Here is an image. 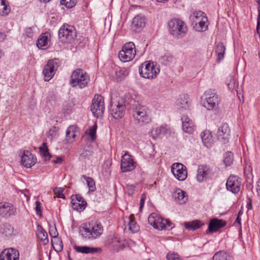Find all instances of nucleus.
<instances>
[{
    "instance_id": "30",
    "label": "nucleus",
    "mask_w": 260,
    "mask_h": 260,
    "mask_svg": "<svg viewBox=\"0 0 260 260\" xmlns=\"http://www.w3.org/2000/svg\"><path fill=\"white\" fill-rule=\"evenodd\" d=\"M37 228L38 232L37 233V235L38 238L44 245L47 244L49 242L47 233L41 225H39Z\"/></svg>"
},
{
    "instance_id": "38",
    "label": "nucleus",
    "mask_w": 260,
    "mask_h": 260,
    "mask_svg": "<svg viewBox=\"0 0 260 260\" xmlns=\"http://www.w3.org/2000/svg\"><path fill=\"white\" fill-rule=\"evenodd\" d=\"M202 224L199 220H194L191 222L184 223L185 227L188 230H195L199 229Z\"/></svg>"
},
{
    "instance_id": "7",
    "label": "nucleus",
    "mask_w": 260,
    "mask_h": 260,
    "mask_svg": "<svg viewBox=\"0 0 260 260\" xmlns=\"http://www.w3.org/2000/svg\"><path fill=\"white\" fill-rule=\"evenodd\" d=\"M136 50L135 44L132 42L126 43L122 47L118 54L119 59L123 62L132 60L135 56Z\"/></svg>"
},
{
    "instance_id": "46",
    "label": "nucleus",
    "mask_w": 260,
    "mask_h": 260,
    "mask_svg": "<svg viewBox=\"0 0 260 260\" xmlns=\"http://www.w3.org/2000/svg\"><path fill=\"white\" fill-rule=\"evenodd\" d=\"M77 0H60V4L68 8L74 7L77 4Z\"/></svg>"
},
{
    "instance_id": "54",
    "label": "nucleus",
    "mask_w": 260,
    "mask_h": 260,
    "mask_svg": "<svg viewBox=\"0 0 260 260\" xmlns=\"http://www.w3.org/2000/svg\"><path fill=\"white\" fill-rule=\"evenodd\" d=\"M228 87L230 90H233L235 87V80L233 77H230L229 82L228 83Z\"/></svg>"
},
{
    "instance_id": "24",
    "label": "nucleus",
    "mask_w": 260,
    "mask_h": 260,
    "mask_svg": "<svg viewBox=\"0 0 260 260\" xmlns=\"http://www.w3.org/2000/svg\"><path fill=\"white\" fill-rule=\"evenodd\" d=\"M173 197L175 201L179 204H185L188 200L186 192L179 188L173 192Z\"/></svg>"
},
{
    "instance_id": "2",
    "label": "nucleus",
    "mask_w": 260,
    "mask_h": 260,
    "mask_svg": "<svg viewBox=\"0 0 260 260\" xmlns=\"http://www.w3.org/2000/svg\"><path fill=\"white\" fill-rule=\"evenodd\" d=\"M133 116L137 124H145L150 122L151 119L148 110L138 102L132 105Z\"/></svg>"
},
{
    "instance_id": "60",
    "label": "nucleus",
    "mask_w": 260,
    "mask_h": 260,
    "mask_svg": "<svg viewBox=\"0 0 260 260\" xmlns=\"http://www.w3.org/2000/svg\"><path fill=\"white\" fill-rule=\"evenodd\" d=\"M62 160L63 159L61 157H57L56 159L53 161L54 164H61Z\"/></svg>"
},
{
    "instance_id": "45",
    "label": "nucleus",
    "mask_w": 260,
    "mask_h": 260,
    "mask_svg": "<svg viewBox=\"0 0 260 260\" xmlns=\"http://www.w3.org/2000/svg\"><path fill=\"white\" fill-rule=\"evenodd\" d=\"M97 129V125L94 123L91 127H90L88 132L86 131V134H88L91 138V141H93L96 139V132Z\"/></svg>"
},
{
    "instance_id": "41",
    "label": "nucleus",
    "mask_w": 260,
    "mask_h": 260,
    "mask_svg": "<svg viewBox=\"0 0 260 260\" xmlns=\"http://www.w3.org/2000/svg\"><path fill=\"white\" fill-rule=\"evenodd\" d=\"M128 220L127 226L128 230L133 233L137 232L139 230V226L137 224L136 222L131 217H129Z\"/></svg>"
},
{
    "instance_id": "39",
    "label": "nucleus",
    "mask_w": 260,
    "mask_h": 260,
    "mask_svg": "<svg viewBox=\"0 0 260 260\" xmlns=\"http://www.w3.org/2000/svg\"><path fill=\"white\" fill-rule=\"evenodd\" d=\"M82 177L86 181L88 187L89 188L88 192L89 193H90V192L95 191L96 190V187H95V181H94V180L92 178H91L90 177H87L85 175H83Z\"/></svg>"
},
{
    "instance_id": "20",
    "label": "nucleus",
    "mask_w": 260,
    "mask_h": 260,
    "mask_svg": "<svg viewBox=\"0 0 260 260\" xmlns=\"http://www.w3.org/2000/svg\"><path fill=\"white\" fill-rule=\"evenodd\" d=\"M16 209L13 205L8 202L0 203V215L4 217H9L15 215Z\"/></svg>"
},
{
    "instance_id": "49",
    "label": "nucleus",
    "mask_w": 260,
    "mask_h": 260,
    "mask_svg": "<svg viewBox=\"0 0 260 260\" xmlns=\"http://www.w3.org/2000/svg\"><path fill=\"white\" fill-rule=\"evenodd\" d=\"M49 234L50 236L53 239L57 238L58 233L55 225L50 227Z\"/></svg>"
},
{
    "instance_id": "9",
    "label": "nucleus",
    "mask_w": 260,
    "mask_h": 260,
    "mask_svg": "<svg viewBox=\"0 0 260 260\" xmlns=\"http://www.w3.org/2000/svg\"><path fill=\"white\" fill-rule=\"evenodd\" d=\"M205 96L203 106L208 110L217 109L220 101L218 95L213 90H209L205 92Z\"/></svg>"
},
{
    "instance_id": "13",
    "label": "nucleus",
    "mask_w": 260,
    "mask_h": 260,
    "mask_svg": "<svg viewBox=\"0 0 260 260\" xmlns=\"http://www.w3.org/2000/svg\"><path fill=\"white\" fill-rule=\"evenodd\" d=\"M136 167V163L133 160L132 156L128 152H125L122 155L121 160V169L122 172H127L133 171Z\"/></svg>"
},
{
    "instance_id": "18",
    "label": "nucleus",
    "mask_w": 260,
    "mask_h": 260,
    "mask_svg": "<svg viewBox=\"0 0 260 260\" xmlns=\"http://www.w3.org/2000/svg\"><path fill=\"white\" fill-rule=\"evenodd\" d=\"M107 243L113 247L114 250L117 252L123 249L127 244V242L125 240L114 236L109 238Z\"/></svg>"
},
{
    "instance_id": "59",
    "label": "nucleus",
    "mask_w": 260,
    "mask_h": 260,
    "mask_svg": "<svg viewBox=\"0 0 260 260\" xmlns=\"http://www.w3.org/2000/svg\"><path fill=\"white\" fill-rule=\"evenodd\" d=\"M181 120H182V123L192 121V120L189 119V118L187 115H183L181 117Z\"/></svg>"
},
{
    "instance_id": "1",
    "label": "nucleus",
    "mask_w": 260,
    "mask_h": 260,
    "mask_svg": "<svg viewBox=\"0 0 260 260\" xmlns=\"http://www.w3.org/2000/svg\"><path fill=\"white\" fill-rule=\"evenodd\" d=\"M90 78L87 73L80 69L74 70L71 76L70 85L72 87L83 88L87 86Z\"/></svg>"
},
{
    "instance_id": "14",
    "label": "nucleus",
    "mask_w": 260,
    "mask_h": 260,
    "mask_svg": "<svg viewBox=\"0 0 260 260\" xmlns=\"http://www.w3.org/2000/svg\"><path fill=\"white\" fill-rule=\"evenodd\" d=\"M126 107L123 103L111 102V114L115 119L121 118L124 114Z\"/></svg>"
},
{
    "instance_id": "28",
    "label": "nucleus",
    "mask_w": 260,
    "mask_h": 260,
    "mask_svg": "<svg viewBox=\"0 0 260 260\" xmlns=\"http://www.w3.org/2000/svg\"><path fill=\"white\" fill-rule=\"evenodd\" d=\"M146 21L145 17L139 14L135 16L132 21V27L135 28L137 30V29L144 27L145 26Z\"/></svg>"
},
{
    "instance_id": "31",
    "label": "nucleus",
    "mask_w": 260,
    "mask_h": 260,
    "mask_svg": "<svg viewBox=\"0 0 260 260\" xmlns=\"http://www.w3.org/2000/svg\"><path fill=\"white\" fill-rule=\"evenodd\" d=\"M78 133V131H76V127L74 126H70L66 131V139L69 143H72L75 140V137Z\"/></svg>"
},
{
    "instance_id": "4",
    "label": "nucleus",
    "mask_w": 260,
    "mask_h": 260,
    "mask_svg": "<svg viewBox=\"0 0 260 260\" xmlns=\"http://www.w3.org/2000/svg\"><path fill=\"white\" fill-rule=\"evenodd\" d=\"M103 227L100 223L94 222L85 224L80 229L81 236L86 239H93L101 236Z\"/></svg>"
},
{
    "instance_id": "50",
    "label": "nucleus",
    "mask_w": 260,
    "mask_h": 260,
    "mask_svg": "<svg viewBox=\"0 0 260 260\" xmlns=\"http://www.w3.org/2000/svg\"><path fill=\"white\" fill-rule=\"evenodd\" d=\"M63 191V188L60 187H56L54 189V191L55 192L56 196L59 198H64V196L62 193Z\"/></svg>"
},
{
    "instance_id": "47",
    "label": "nucleus",
    "mask_w": 260,
    "mask_h": 260,
    "mask_svg": "<svg viewBox=\"0 0 260 260\" xmlns=\"http://www.w3.org/2000/svg\"><path fill=\"white\" fill-rule=\"evenodd\" d=\"M57 128L56 127H53L50 128L47 133V137L52 140L57 137Z\"/></svg>"
},
{
    "instance_id": "57",
    "label": "nucleus",
    "mask_w": 260,
    "mask_h": 260,
    "mask_svg": "<svg viewBox=\"0 0 260 260\" xmlns=\"http://www.w3.org/2000/svg\"><path fill=\"white\" fill-rule=\"evenodd\" d=\"M48 150V148L46 143H43L42 146L40 147V151L42 153L45 151L47 152Z\"/></svg>"
},
{
    "instance_id": "52",
    "label": "nucleus",
    "mask_w": 260,
    "mask_h": 260,
    "mask_svg": "<svg viewBox=\"0 0 260 260\" xmlns=\"http://www.w3.org/2000/svg\"><path fill=\"white\" fill-rule=\"evenodd\" d=\"M135 188V186L133 184H127L126 185V189L127 190V193L129 196L134 193Z\"/></svg>"
},
{
    "instance_id": "42",
    "label": "nucleus",
    "mask_w": 260,
    "mask_h": 260,
    "mask_svg": "<svg viewBox=\"0 0 260 260\" xmlns=\"http://www.w3.org/2000/svg\"><path fill=\"white\" fill-rule=\"evenodd\" d=\"M230 256L223 250L217 252L213 256V260H229Z\"/></svg>"
},
{
    "instance_id": "63",
    "label": "nucleus",
    "mask_w": 260,
    "mask_h": 260,
    "mask_svg": "<svg viewBox=\"0 0 260 260\" xmlns=\"http://www.w3.org/2000/svg\"><path fill=\"white\" fill-rule=\"evenodd\" d=\"M257 191L258 192V194H260V179L257 182Z\"/></svg>"
},
{
    "instance_id": "11",
    "label": "nucleus",
    "mask_w": 260,
    "mask_h": 260,
    "mask_svg": "<svg viewBox=\"0 0 260 260\" xmlns=\"http://www.w3.org/2000/svg\"><path fill=\"white\" fill-rule=\"evenodd\" d=\"M91 111L94 117H102L105 111L104 98L101 95H95L92 100Z\"/></svg>"
},
{
    "instance_id": "33",
    "label": "nucleus",
    "mask_w": 260,
    "mask_h": 260,
    "mask_svg": "<svg viewBox=\"0 0 260 260\" xmlns=\"http://www.w3.org/2000/svg\"><path fill=\"white\" fill-rule=\"evenodd\" d=\"M203 18H207L205 16V14L201 11L194 12L190 16L189 19L192 22L193 25L196 24V21L200 22L203 20Z\"/></svg>"
},
{
    "instance_id": "40",
    "label": "nucleus",
    "mask_w": 260,
    "mask_h": 260,
    "mask_svg": "<svg viewBox=\"0 0 260 260\" xmlns=\"http://www.w3.org/2000/svg\"><path fill=\"white\" fill-rule=\"evenodd\" d=\"M52 246L57 252L61 251L63 249V243L61 240L59 238H56L51 240Z\"/></svg>"
},
{
    "instance_id": "34",
    "label": "nucleus",
    "mask_w": 260,
    "mask_h": 260,
    "mask_svg": "<svg viewBox=\"0 0 260 260\" xmlns=\"http://www.w3.org/2000/svg\"><path fill=\"white\" fill-rule=\"evenodd\" d=\"M207 22L208 18H203V20L200 22L196 21V24L193 25V27L198 31H204L208 28V25L206 24Z\"/></svg>"
},
{
    "instance_id": "58",
    "label": "nucleus",
    "mask_w": 260,
    "mask_h": 260,
    "mask_svg": "<svg viewBox=\"0 0 260 260\" xmlns=\"http://www.w3.org/2000/svg\"><path fill=\"white\" fill-rule=\"evenodd\" d=\"M42 154L45 160H49L51 157V155L49 152V150H48L47 152L45 151V152H43Z\"/></svg>"
},
{
    "instance_id": "17",
    "label": "nucleus",
    "mask_w": 260,
    "mask_h": 260,
    "mask_svg": "<svg viewBox=\"0 0 260 260\" xmlns=\"http://www.w3.org/2000/svg\"><path fill=\"white\" fill-rule=\"evenodd\" d=\"M21 164L26 168H31L37 161L36 158L28 150H23L21 152Z\"/></svg>"
},
{
    "instance_id": "43",
    "label": "nucleus",
    "mask_w": 260,
    "mask_h": 260,
    "mask_svg": "<svg viewBox=\"0 0 260 260\" xmlns=\"http://www.w3.org/2000/svg\"><path fill=\"white\" fill-rule=\"evenodd\" d=\"M183 130L187 133H191L194 130L193 121L187 122L182 123Z\"/></svg>"
},
{
    "instance_id": "53",
    "label": "nucleus",
    "mask_w": 260,
    "mask_h": 260,
    "mask_svg": "<svg viewBox=\"0 0 260 260\" xmlns=\"http://www.w3.org/2000/svg\"><path fill=\"white\" fill-rule=\"evenodd\" d=\"M258 4V16H257V30H258L260 28V0H256Z\"/></svg>"
},
{
    "instance_id": "56",
    "label": "nucleus",
    "mask_w": 260,
    "mask_h": 260,
    "mask_svg": "<svg viewBox=\"0 0 260 260\" xmlns=\"http://www.w3.org/2000/svg\"><path fill=\"white\" fill-rule=\"evenodd\" d=\"M241 218L240 217V214L239 213L234 223V225L236 226H238L241 224Z\"/></svg>"
},
{
    "instance_id": "12",
    "label": "nucleus",
    "mask_w": 260,
    "mask_h": 260,
    "mask_svg": "<svg viewBox=\"0 0 260 260\" xmlns=\"http://www.w3.org/2000/svg\"><path fill=\"white\" fill-rule=\"evenodd\" d=\"M171 171L175 177L179 181H184L187 178L186 168L182 164H173L171 167Z\"/></svg>"
},
{
    "instance_id": "48",
    "label": "nucleus",
    "mask_w": 260,
    "mask_h": 260,
    "mask_svg": "<svg viewBox=\"0 0 260 260\" xmlns=\"http://www.w3.org/2000/svg\"><path fill=\"white\" fill-rule=\"evenodd\" d=\"M166 258L167 260H182L178 254L176 253H169L167 255Z\"/></svg>"
},
{
    "instance_id": "10",
    "label": "nucleus",
    "mask_w": 260,
    "mask_h": 260,
    "mask_svg": "<svg viewBox=\"0 0 260 260\" xmlns=\"http://www.w3.org/2000/svg\"><path fill=\"white\" fill-rule=\"evenodd\" d=\"M60 65V61L57 58H54L48 61L43 70L45 81H48L53 78Z\"/></svg>"
},
{
    "instance_id": "37",
    "label": "nucleus",
    "mask_w": 260,
    "mask_h": 260,
    "mask_svg": "<svg viewBox=\"0 0 260 260\" xmlns=\"http://www.w3.org/2000/svg\"><path fill=\"white\" fill-rule=\"evenodd\" d=\"M10 12V7L5 0H0V15L5 16Z\"/></svg>"
},
{
    "instance_id": "62",
    "label": "nucleus",
    "mask_w": 260,
    "mask_h": 260,
    "mask_svg": "<svg viewBox=\"0 0 260 260\" xmlns=\"http://www.w3.org/2000/svg\"><path fill=\"white\" fill-rule=\"evenodd\" d=\"M6 38V35L4 32H0V42L3 41Z\"/></svg>"
},
{
    "instance_id": "32",
    "label": "nucleus",
    "mask_w": 260,
    "mask_h": 260,
    "mask_svg": "<svg viewBox=\"0 0 260 260\" xmlns=\"http://www.w3.org/2000/svg\"><path fill=\"white\" fill-rule=\"evenodd\" d=\"M225 51V47L223 43L219 42L216 46L215 49V53L217 56V61L219 62L224 58V55Z\"/></svg>"
},
{
    "instance_id": "27",
    "label": "nucleus",
    "mask_w": 260,
    "mask_h": 260,
    "mask_svg": "<svg viewBox=\"0 0 260 260\" xmlns=\"http://www.w3.org/2000/svg\"><path fill=\"white\" fill-rule=\"evenodd\" d=\"M50 35L48 34H42L38 38L37 45L39 49H44L49 46Z\"/></svg>"
},
{
    "instance_id": "3",
    "label": "nucleus",
    "mask_w": 260,
    "mask_h": 260,
    "mask_svg": "<svg viewBox=\"0 0 260 260\" xmlns=\"http://www.w3.org/2000/svg\"><path fill=\"white\" fill-rule=\"evenodd\" d=\"M168 26L169 33L175 38H181L187 34V25L179 19L175 18L170 20Z\"/></svg>"
},
{
    "instance_id": "23",
    "label": "nucleus",
    "mask_w": 260,
    "mask_h": 260,
    "mask_svg": "<svg viewBox=\"0 0 260 260\" xmlns=\"http://www.w3.org/2000/svg\"><path fill=\"white\" fill-rule=\"evenodd\" d=\"M226 222L222 219L213 218L209 223L208 230L210 233H214L225 226Z\"/></svg>"
},
{
    "instance_id": "26",
    "label": "nucleus",
    "mask_w": 260,
    "mask_h": 260,
    "mask_svg": "<svg viewBox=\"0 0 260 260\" xmlns=\"http://www.w3.org/2000/svg\"><path fill=\"white\" fill-rule=\"evenodd\" d=\"M201 138L202 142L207 147H211L214 139L211 132L209 130H205L201 134Z\"/></svg>"
},
{
    "instance_id": "51",
    "label": "nucleus",
    "mask_w": 260,
    "mask_h": 260,
    "mask_svg": "<svg viewBox=\"0 0 260 260\" xmlns=\"http://www.w3.org/2000/svg\"><path fill=\"white\" fill-rule=\"evenodd\" d=\"M35 210L36 212V214L40 216H42V207H41V203L39 201H37L36 202V208Z\"/></svg>"
},
{
    "instance_id": "5",
    "label": "nucleus",
    "mask_w": 260,
    "mask_h": 260,
    "mask_svg": "<svg viewBox=\"0 0 260 260\" xmlns=\"http://www.w3.org/2000/svg\"><path fill=\"white\" fill-rule=\"evenodd\" d=\"M148 221L154 229L158 230H170L173 227L171 221L158 215L155 213L150 214L148 218Z\"/></svg>"
},
{
    "instance_id": "61",
    "label": "nucleus",
    "mask_w": 260,
    "mask_h": 260,
    "mask_svg": "<svg viewBox=\"0 0 260 260\" xmlns=\"http://www.w3.org/2000/svg\"><path fill=\"white\" fill-rule=\"evenodd\" d=\"M145 197L144 195L143 194V196L142 197L141 199L140 200V209H141L144 205V202H145Z\"/></svg>"
},
{
    "instance_id": "21",
    "label": "nucleus",
    "mask_w": 260,
    "mask_h": 260,
    "mask_svg": "<svg viewBox=\"0 0 260 260\" xmlns=\"http://www.w3.org/2000/svg\"><path fill=\"white\" fill-rule=\"evenodd\" d=\"M1 260H19V251L13 248L5 249L0 255Z\"/></svg>"
},
{
    "instance_id": "35",
    "label": "nucleus",
    "mask_w": 260,
    "mask_h": 260,
    "mask_svg": "<svg viewBox=\"0 0 260 260\" xmlns=\"http://www.w3.org/2000/svg\"><path fill=\"white\" fill-rule=\"evenodd\" d=\"M167 128L166 125H161L159 127H157L155 128H153L151 131V135L154 139H155V137L154 136V133L156 137L162 136L165 135L167 133Z\"/></svg>"
},
{
    "instance_id": "22",
    "label": "nucleus",
    "mask_w": 260,
    "mask_h": 260,
    "mask_svg": "<svg viewBox=\"0 0 260 260\" xmlns=\"http://www.w3.org/2000/svg\"><path fill=\"white\" fill-rule=\"evenodd\" d=\"M230 133V129L228 124L223 123L218 128L217 133L218 139L223 143H226L229 141Z\"/></svg>"
},
{
    "instance_id": "6",
    "label": "nucleus",
    "mask_w": 260,
    "mask_h": 260,
    "mask_svg": "<svg viewBox=\"0 0 260 260\" xmlns=\"http://www.w3.org/2000/svg\"><path fill=\"white\" fill-rule=\"evenodd\" d=\"M76 37V30L73 26L63 24L58 30V38L64 43L72 42Z\"/></svg>"
},
{
    "instance_id": "8",
    "label": "nucleus",
    "mask_w": 260,
    "mask_h": 260,
    "mask_svg": "<svg viewBox=\"0 0 260 260\" xmlns=\"http://www.w3.org/2000/svg\"><path fill=\"white\" fill-rule=\"evenodd\" d=\"M140 75L146 79H154L156 78L159 72V70L155 68L153 62L150 61L142 63L139 69Z\"/></svg>"
},
{
    "instance_id": "44",
    "label": "nucleus",
    "mask_w": 260,
    "mask_h": 260,
    "mask_svg": "<svg viewBox=\"0 0 260 260\" xmlns=\"http://www.w3.org/2000/svg\"><path fill=\"white\" fill-rule=\"evenodd\" d=\"M223 162L226 167L230 166L233 162V154L231 152H227L224 154Z\"/></svg>"
},
{
    "instance_id": "29",
    "label": "nucleus",
    "mask_w": 260,
    "mask_h": 260,
    "mask_svg": "<svg viewBox=\"0 0 260 260\" xmlns=\"http://www.w3.org/2000/svg\"><path fill=\"white\" fill-rule=\"evenodd\" d=\"M74 248L75 251L78 253L84 254L94 253L98 251V249L96 248L91 247L87 246H77L74 245Z\"/></svg>"
},
{
    "instance_id": "25",
    "label": "nucleus",
    "mask_w": 260,
    "mask_h": 260,
    "mask_svg": "<svg viewBox=\"0 0 260 260\" xmlns=\"http://www.w3.org/2000/svg\"><path fill=\"white\" fill-rule=\"evenodd\" d=\"M190 105V100L187 94L181 95L177 103L178 109L182 111L189 109Z\"/></svg>"
},
{
    "instance_id": "16",
    "label": "nucleus",
    "mask_w": 260,
    "mask_h": 260,
    "mask_svg": "<svg viewBox=\"0 0 260 260\" xmlns=\"http://www.w3.org/2000/svg\"><path fill=\"white\" fill-rule=\"evenodd\" d=\"M241 185L240 179L235 175L230 176L226 183L227 189L233 193H237L240 191Z\"/></svg>"
},
{
    "instance_id": "19",
    "label": "nucleus",
    "mask_w": 260,
    "mask_h": 260,
    "mask_svg": "<svg viewBox=\"0 0 260 260\" xmlns=\"http://www.w3.org/2000/svg\"><path fill=\"white\" fill-rule=\"evenodd\" d=\"M72 208L77 211L84 210L87 205L86 201L79 194L72 195L71 197Z\"/></svg>"
},
{
    "instance_id": "64",
    "label": "nucleus",
    "mask_w": 260,
    "mask_h": 260,
    "mask_svg": "<svg viewBox=\"0 0 260 260\" xmlns=\"http://www.w3.org/2000/svg\"><path fill=\"white\" fill-rule=\"evenodd\" d=\"M247 207L249 210H251L252 209V205L251 202L247 203Z\"/></svg>"
},
{
    "instance_id": "55",
    "label": "nucleus",
    "mask_w": 260,
    "mask_h": 260,
    "mask_svg": "<svg viewBox=\"0 0 260 260\" xmlns=\"http://www.w3.org/2000/svg\"><path fill=\"white\" fill-rule=\"evenodd\" d=\"M88 148H89V149H88L87 148L86 149L85 151L82 153L81 155L83 157H88V158H89L90 156L91 155L92 152L90 151L89 147H88Z\"/></svg>"
},
{
    "instance_id": "36",
    "label": "nucleus",
    "mask_w": 260,
    "mask_h": 260,
    "mask_svg": "<svg viewBox=\"0 0 260 260\" xmlns=\"http://www.w3.org/2000/svg\"><path fill=\"white\" fill-rule=\"evenodd\" d=\"M1 233L5 236L8 237L12 235L13 233V227L9 223L3 224L0 229Z\"/></svg>"
},
{
    "instance_id": "15",
    "label": "nucleus",
    "mask_w": 260,
    "mask_h": 260,
    "mask_svg": "<svg viewBox=\"0 0 260 260\" xmlns=\"http://www.w3.org/2000/svg\"><path fill=\"white\" fill-rule=\"evenodd\" d=\"M213 173L212 169L207 165L199 167L197 179L198 182H202L212 177Z\"/></svg>"
}]
</instances>
